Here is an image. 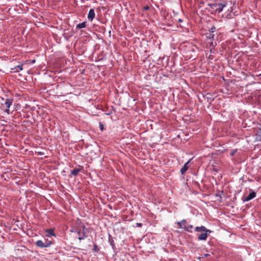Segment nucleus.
<instances>
[{"instance_id": "1a4fd4ad", "label": "nucleus", "mask_w": 261, "mask_h": 261, "mask_svg": "<svg viewBox=\"0 0 261 261\" xmlns=\"http://www.w3.org/2000/svg\"><path fill=\"white\" fill-rule=\"evenodd\" d=\"M95 17V12L93 9H91L88 13V18L89 20L92 21Z\"/></svg>"}, {"instance_id": "20e7f679", "label": "nucleus", "mask_w": 261, "mask_h": 261, "mask_svg": "<svg viewBox=\"0 0 261 261\" xmlns=\"http://www.w3.org/2000/svg\"><path fill=\"white\" fill-rule=\"evenodd\" d=\"M13 103V99H6L4 103L2 104L3 106H5L7 109L5 110V112L8 114H9L10 110L9 108Z\"/></svg>"}, {"instance_id": "5701e85b", "label": "nucleus", "mask_w": 261, "mask_h": 261, "mask_svg": "<svg viewBox=\"0 0 261 261\" xmlns=\"http://www.w3.org/2000/svg\"><path fill=\"white\" fill-rule=\"evenodd\" d=\"M144 9L145 10H147L149 9V7H148V6H147V7H145L144 8Z\"/></svg>"}, {"instance_id": "dca6fc26", "label": "nucleus", "mask_w": 261, "mask_h": 261, "mask_svg": "<svg viewBox=\"0 0 261 261\" xmlns=\"http://www.w3.org/2000/svg\"><path fill=\"white\" fill-rule=\"evenodd\" d=\"M46 232L50 236H55L53 229H49L46 230Z\"/></svg>"}, {"instance_id": "0eeeda50", "label": "nucleus", "mask_w": 261, "mask_h": 261, "mask_svg": "<svg viewBox=\"0 0 261 261\" xmlns=\"http://www.w3.org/2000/svg\"><path fill=\"white\" fill-rule=\"evenodd\" d=\"M255 140L261 141V128H257L255 130Z\"/></svg>"}, {"instance_id": "39448f33", "label": "nucleus", "mask_w": 261, "mask_h": 261, "mask_svg": "<svg viewBox=\"0 0 261 261\" xmlns=\"http://www.w3.org/2000/svg\"><path fill=\"white\" fill-rule=\"evenodd\" d=\"M256 196V193L254 191H252L248 196L243 197V200L244 202L248 201Z\"/></svg>"}, {"instance_id": "6ab92c4d", "label": "nucleus", "mask_w": 261, "mask_h": 261, "mask_svg": "<svg viewBox=\"0 0 261 261\" xmlns=\"http://www.w3.org/2000/svg\"><path fill=\"white\" fill-rule=\"evenodd\" d=\"M216 45V42H213V41H211L210 42V46L213 47H214Z\"/></svg>"}, {"instance_id": "4be33fe9", "label": "nucleus", "mask_w": 261, "mask_h": 261, "mask_svg": "<svg viewBox=\"0 0 261 261\" xmlns=\"http://www.w3.org/2000/svg\"><path fill=\"white\" fill-rule=\"evenodd\" d=\"M136 224H137V226H139V227H141V226H142V223H137Z\"/></svg>"}, {"instance_id": "f3484780", "label": "nucleus", "mask_w": 261, "mask_h": 261, "mask_svg": "<svg viewBox=\"0 0 261 261\" xmlns=\"http://www.w3.org/2000/svg\"><path fill=\"white\" fill-rule=\"evenodd\" d=\"M217 3L208 4V6L212 9H215V7H217Z\"/></svg>"}, {"instance_id": "4468645a", "label": "nucleus", "mask_w": 261, "mask_h": 261, "mask_svg": "<svg viewBox=\"0 0 261 261\" xmlns=\"http://www.w3.org/2000/svg\"><path fill=\"white\" fill-rule=\"evenodd\" d=\"M193 228V227L192 225L188 224L186 230L189 232H192Z\"/></svg>"}, {"instance_id": "9b49d317", "label": "nucleus", "mask_w": 261, "mask_h": 261, "mask_svg": "<svg viewBox=\"0 0 261 261\" xmlns=\"http://www.w3.org/2000/svg\"><path fill=\"white\" fill-rule=\"evenodd\" d=\"M77 233H78L79 236V237H78L79 240H83L86 237V236H85V232H84V231H83L82 232L78 231Z\"/></svg>"}, {"instance_id": "2eb2a0df", "label": "nucleus", "mask_w": 261, "mask_h": 261, "mask_svg": "<svg viewBox=\"0 0 261 261\" xmlns=\"http://www.w3.org/2000/svg\"><path fill=\"white\" fill-rule=\"evenodd\" d=\"M206 38L207 40H210L212 41L214 39V35L212 34H210L209 35L206 36Z\"/></svg>"}, {"instance_id": "aec40b11", "label": "nucleus", "mask_w": 261, "mask_h": 261, "mask_svg": "<svg viewBox=\"0 0 261 261\" xmlns=\"http://www.w3.org/2000/svg\"><path fill=\"white\" fill-rule=\"evenodd\" d=\"M215 30H216V28L215 26H213V27L211 28L210 31L212 33H214L215 31Z\"/></svg>"}, {"instance_id": "f8f14e48", "label": "nucleus", "mask_w": 261, "mask_h": 261, "mask_svg": "<svg viewBox=\"0 0 261 261\" xmlns=\"http://www.w3.org/2000/svg\"><path fill=\"white\" fill-rule=\"evenodd\" d=\"M80 171H81L80 169L75 168V169H74L73 170H72L71 171V173L72 175H73L74 176H76Z\"/></svg>"}, {"instance_id": "7ed1b4c3", "label": "nucleus", "mask_w": 261, "mask_h": 261, "mask_svg": "<svg viewBox=\"0 0 261 261\" xmlns=\"http://www.w3.org/2000/svg\"><path fill=\"white\" fill-rule=\"evenodd\" d=\"M227 3L225 1L223 2L222 3H217V7H215V11L218 13H221L223 8L225 7H226Z\"/></svg>"}, {"instance_id": "f257e3e1", "label": "nucleus", "mask_w": 261, "mask_h": 261, "mask_svg": "<svg viewBox=\"0 0 261 261\" xmlns=\"http://www.w3.org/2000/svg\"><path fill=\"white\" fill-rule=\"evenodd\" d=\"M195 231L201 232V234L198 235V239L201 241H205L208 237V233H211L212 231L207 229L203 226H197L195 228Z\"/></svg>"}, {"instance_id": "9d476101", "label": "nucleus", "mask_w": 261, "mask_h": 261, "mask_svg": "<svg viewBox=\"0 0 261 261\" xmlns=\"http://www.w3.org/2000/svg\"><path fill=\"white\" fill-rule=\"evenodd\" d=\"M12 69L14 70V72H18L19 71L22 70L23 69V65H19L18 66H15L14 68Z\"/></svg>"}, {"instance_id": "f03ea898", "label": "nucleus", "mask_w": 261, "mask_h": 261, "mask_svg": "<svg viewBox=\"0 0 261 261\" xmlns=\"http://www.w3.org/2000/svg\"><path fill=\"white\" fill-rule=\"evenodd\" d=\"M36 245L40 248H46L48 247L51 244V242L50 241H46L45 243H44L41 240H38L35 243Z\"/></svg>"}, {"instance_id": "6e6552de", "label": "nucleus", "mask_w": 261, "mask_h": 261, "mask_svg": "<svg viewBox=\"0 0 261 261\" xmlns=\"http://www.w3.org/2000/svg\"><path fill=\"white\" fill-rule=\"evenodd\" d=\"M191 160L188 161L185 164L184 166L180 169V173L181 174H184L188 170L189 168L188 164L190 162Z\"/></svg>"}, {"instance_id": "b1692460", "label": "nucleus", "mask_w": 261, "mask_h": 261, "mask_svg": "<svg viewBox=\"0 0 261 261\" xmlns=\"http://www.w3.org/2000/svg\"><path fill=\"white\" fill-rule=\"evenodd\" d=\"M178 21L179 22H182V20L181 19L179 18V19H178Z\"/></svg>"}, {"instance_id": "a211bd4d", "label": "nucleus", "mask_w": 261, "mask_h": 261, "mask_svg": "<svg viewBox=\"0 0 261 261\" xmlns=\"http://www.w3.org/2000/svg\"><path fill=\"white\" fill-rule=\"evenodd\" d=\"M99 128L101 131H103L104 129V126L101 122H99Z\"/></svg>"}, {"instance_id": "ddd939ff", "label": "nucleus", "mask_w": 261, "mask_h": 261, "mask_svg": "<svg viewBox=\"0 0 261 261\" xmlns=\"http://www.w3.org/2000/svg\"><path fill=\"white\" fill-rule=\"evenodd\" d=\"M85 27H86V22H82L81 23L78 24L76 25V28L79 29L84 28Z\"/></svg>"}, {"instance_id": "423d86ee", "label": "nucleus", "mask_w": 261, "mask_h": 261, "mask_svg": "<svg viewBox=\"0 0 261 261\" xmlns=\"http://www.w3.org/2000/svg\"><path fill=\"white\" fill-rule=\"evenodd\" d=\"M177 225H179L178 228L184 229L186 230L187 226L188 224H187L186 221L185 220H182L180 222H177Z\"/></svg>"}, {"instance_id": "412c9836", "label": "nucleus", "mask_w": 261, "mask_h": 261, "mask_svg": "<svg viewBox=\"0 0 261 261\" xmlns=\"http://www.w3.org/2000/svg\"><path fill=\"white\" fill-rule=\"evenodd\" d=\"M210 255L209 254H204L202 257H207Z\"/></svg>"}]
</instances>
